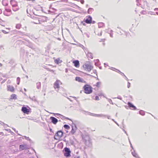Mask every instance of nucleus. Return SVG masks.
<instances>
[{"instance_id":"obj_33","label":"nucleus","mask_w":158,"mask_h":158,"mask_svg":"<svg viewBox=\"0 0 158 158\" xmlns=\"http://www.w3.org/2000/svg\"><path fill=\"white\" fill-rule=\"evenodd\" d=\"M20 81V78L19 77H18L17 78V84L19 85Z\"/></svg>"},{"instance_id":"obj_56","label":"nucleus","mask_w":158,"mask_h":158,"mask_svg":"<svg viewBox=\"0 0 158 158\" xmlns=\"http://www.w3.org/2000/svg\"><path fill=\"white\" fill-rule=\"evenodd\" d=\"M124 77H125V79H126L127 81H128V79L127 78V77L126 76H124Z\"/></svg>"},{"instance_id":"obj_63","label":"nucleus","mask_w":158,"mask_h":158,"mask_svg":"<svg viewBox=\"0 0 158 158\" xmlns=\"http://www.w3.org/2000/svg\"><path fill=\"white\" fill-rule=\"evenodd\" d=\"M2 123H3V122H2L1 121H0V124L1 125H2V124H3Z\"/></svg>"},{"instance_id":"obj_2","label":"nucleus","mask_w":158,"mask_h":158,"mask_svg":"<svg viewBox=\"0 0 158 158\" xmlns=\"http://www.w3.org/2000/svg\"><path fill=\"white\" fill-rule=\"evenodd\" d=\"M85 70H86L88 72H90L93 68V66L91 65L89 63H85L83 66Z\"/></svg>"},{"instance_id":"obj_14","label":"nucleus","mask_w":158,"mask_h":158,"mask_svg":"<svg viewBox=\"0 0 158 158\" xmlns=\"http://www.w3.org/2000/svg\"><path fill=\"white\" fill-rule=\"evenodd\" d=\"M59 87L60 86L59 84V81L57 80L54 84V88L55 89L56 88H59Z\"/></svg>"},{"instance_id":"obj_11","label":"nucleus","mask_w":158,"mask_h":158,"mask_svg":"<svg viewBox=\"0 0 158 158\" xmlns=\"http://www.w3.org/2000/svg\"><path fill=\"white\" fill-rule=\"evenodd\" d=\"M89 115H91L92 116H97L98 117H102L103 116H106L105 115H104L103 114H93L92 113H91L90 112H89Z\"/></svg>"},{"instance_id":"obj_3","label":"nucleus","mask_w":158,"mask_h":158,"mask_svg":"<svg viewBox=\"0 0 158 158\" xmlns=\"http://www.w3.org/2000/svg\"><path fill=\"white\" fill-rule=\"evenodd\" d=\"M47 20V17L45 16H42L39 18L38 23H35L36 24H42L43 23L46 22Z\"/></svg>"},{"instance_id":"obj_38","label":"nucleus","mask_w":158,"mask_h":158,"mask_svg":"<svg viewBox=\"0 0 158 158\" xmlns=\"http://www.w3.org/2000/svg\"><path fill=\"white\" fill-rule=\"evenodd\" d=\"M105 40H106V39H100V40H99V42H104Z\"/></svg>"},{"instance_id":"obj_19","label":"nucleus","mask_w":158,"mask_h":158,"mask_svg":"<svg viewBox=\"0 0 158 158\" xmlns=\"http://www.w3.org/2000/svg\"><path fill=\"white\" fill-rule=\"evenodd\" d=\"M12 9L14 11H16L19 9V7L18 5L17 6V7L16 6H12Z\"/></svg>"},{"instance_id":"obj_39","label":"nucleus","mask_w":158,"mask_h":158,"mask_svg":"<svg viewBox=\"0 0 158 158\" xmlns=\"http://www.w3.org/2000/svg\"><path fill=\"white\" fill-rule=\"evenodd\" d=\"M86 23L85 22V21L84 20L83 21H82L81 22V23L83 25H84L85 26V23Z\"/></svg>"},{"instance_id":"obj_20","label":"nucleus","mask_w":158,"mask_h":158,"mask_svg":"<svg viewBox=\"0 0 158 158\" xmlns=\"http://www.w3.org/2000/svg\"><path fill=\"white\" fill-rule=\"evenodd\" d=\"M54 62L57 64H59V63L62 62V61L60 60L59 58H57L54 60Z\"/></svg>"},{"instance_id":"obj_28","label":"nucleus","mask_w":158,"mask_h":158,"mask_svg":"<svg viewBox=\"0 0 158 158\" xmlns=\"http://www.w3.org/2000/svg\"><path fill=\"white\" fill-rule=\"evenodd\" d=\"M64 127L67 130H69L70 128V127L67 124H65L64 125Z\"/></svg>"},{"instance_id":"obj_60","label":"nucleus","mask_w":158,"mask_h":158,"mask_svg":"<svg viewBox=\"0 0 158 158\" xmlns=\"http://www.w3.org/2000/svg\"><path fill=\"white\" fill-rule=\"evenodd\" d=\"M98 35H100V36L102 35V31H101V32H100V35H99L98 34Z\"/></svg>"},{"instance_id":"obj_51","label":"nucleus","mask_w":158,"mask_h":158,"mask_svg":"<svg viewBox=\"0 0 158 158\" xmlns=\"http://www.w3.org/2000/svg\"><path fill=\"white\" fill-rule=\"evenodd\" d=\"M56 114L57 116H59L60 117V115L61 114Z\"/></svg>"},{"instance_id":"obj_27","label":"nucleus","mask_w":158,"mask_h":158,"mask_svg":"<svg viewBox=\"0 0 158 158\" xmlns=\"http://www.w3.org/2000/svg\"><path fill=\"white\" fill-rule=\"evenodd\" d=\"M104 24L103 23L101 22V23H98V26L99 28H101L104 26Z\"/></svg>"},{"instance_id":"obj_64","label":"nucleus","mask_w":158,"mask_h":158,"mask_svg":"<svg viewBox=\"0 0 158 158\" xmlns=\"http://www.w3.org/2000/svg\"><path fill=\"white\" fill-rule=\"evenodd\" d=\"M2 21V20L0 18V22L1 23Z\"/></svg>"},{"instance_id":"obj_61","label":"nucleus","mask_w":158,"mask_h":158,"mask_svg":"<svg viewBox=\"0 0 158 158\" xmlns=\"http://www.w3.org/2000/svg\"><path fill=\"white\" fill-rule=\"evenodd\" d=\"M123 131H124L125 133L127 135V133L126 131H125L124 129H123Z\"/></svg>"},{"instance_id":"obj_53","label":"nucleus","mask_w":158,"mask_h":158,"mask_svg":"<svg viewBox=\"0 0 158 158\" xmlns=\"http://www.w3.org/2000/svg\"><path fill=\"white\" fill-rule=\"evenodd\" d=\"M64 118L66 119H67V120H71L70 118H68V117H65V118Z\"/></svg>"},{"instance_id":"obj_47","label":"nucleus","mask_w":158,"mask_h":158,"mask_svg":"<svg viewBox=\"0 0 158 158\" xmlns=\"http://www.w3.org/2000/svg\"><path fill=\"white\" fill-rule=\"evenodd\" d=\"M80 47H81L83 49L84 48V47L82 45H80Z\"/></svg>"},{"instance_id":"obj_49","label":"nucleus","mask_w":158,"mask_h":158,"mask_svg":"<svg viewBox=\"0 0 158 158\" xmlns=\"http://www.w3.org/2000/svg\"><path fill=\"white\" fill-rule=\"evenodd\" d=\"M80 2L82 4H84V0H80Z\"/></svg>"},{"instance_id":"obj_6","label":"nucleus","mask_w":158,"mask_h":158,"mask_svg":"<svg viewBox=\"0 0 158 158\" xmlns=\"http://www.w3.org/2000/svg\"><path fill=\"white\" fill-rule=\"evenodd\" d=\"M21 110L24 113L27 114H28L29 112V110L27 107L24 106L22 107Z\"/></svg>"},{"instance_id":"obj_22","label":"nucleus","mask_w":158,"mask_h":158,"mask_svg":"<svg viewBox=\"0 0 158 158\" xmlns=\"http://www.w3.org/2000/svg\"><path fill=\"white\" fill-rule=\"evenodd\" d=\"M2 4L4 6H7L8 5L7 1L6 0H3L2 2Z\"/></svg>"},{"instance_id":"obj_32","label":"nucleus","mask_w":158,"mask_h":158,"mask_svg":"<svg viewBox=\"0 0 158 158\" xmlns=\"http://www.w3.org/2000/svg\"><path fill=\"white\" fill-rule=\"evenodd\" d=\"M21 25L20 24H17L16 26V28L18 29H19L21 27Z\"/></svg>"},{"instance_id":"obj_9","label":"nucleus","mask_w":158,"mask_h":158,"mask_svg":"<svg viewBox=\"0 0 158 158\" xmlns=\"http://www.w3.org/2000/svg\"><path fill=\"white\" fill-rule=\"evenodd\" d=\"M72 130L70 132L69 134H71L72 135H73L75 133V132L76 130L77 129V127H76V125L75 124H74V127H73V126H72Z\"/></svg>"},{"instance_id":"obj_57","label":"nucleus","mask_w":158,"mask_h":158,"mask_svg":"<svg viewBox=\"0 0 158 158\" xmlns=\"http://www.w3.org/2000/svg\"><path fill=\"white\" fill-rule=\"evenodd\" d=\"M116 72H118V73H119V72H120V71L118 69H116Z\"/></svg>"},{"instance_id":"obj_1","label":"nucleus","mask_w":158,"mask_h":158,"mask_svg":"<svg viewBox=\"0 0 158 158\" xmlns=\"http://www.w3.org/2000/svg\"><path fill=\"white\" fill-rule=\"evenodd\" d=\"M83 88L84 92L86 94H90L92 92V88L90 85H85L83 87Z\"/></svg>"},{"instance_id":"obj_7","label":"nucleus","mask_w":158,"mask_h":158,"mask_svg":"<svg viewBox=\"0 0 158 158\" xmlns=\"http://www.w3.org/2000/svg\"><path fill=\"white\" fill-rule=\"evenodd\" d=\"M92 18L91 16H89L88 18L86 19H84V21H85V22L88 24L92 22Z\"/></svg>"},{"instance_id":"obj_50","label":"nucleus","mask_w":158,"mask_h":158,"mask_svg":"<svg viewBox=\"0 0 158 158\" xmlns=\"http://www.w3.org/2000/svg\"><path fill=\"white\" fill-rule=\"evenodd\" d=\"M129 142H130V144L131 146V147L132 148V149H133V146L132 145V144H131V143L130 142V141L129 139Z\"/></svg>"},{"instance_id":"obj_24","label":"nucleus","mask_w":158,"mask_h":158,"mask_svg":"<svg viewBox=\"0 0 158 158\" xmlns=\"http://www.w3.org/2000/svg\"><path fill=\"white\" fill-rule=\"evenodd\" d=\"M17 98L16 95L14 94H12L11 96V99H15Z\"/></svg>"},{"instance_id":"obj_59","label":"nucleus","mask_w":158,"mask_h":158,"mask_svg":"<svg viewBox=\"0 0 158 158\" xmlns=\"http://www.w3.org/2000/svg\"><path fill=\"white\" fill-rule=\"evenodd\" d=\"M85 74L87 75H88V76H92L90 74H87V73H85Z\"/></svg>"},{"instance_id":"obj_42","label":"nucleus","mask_w":158,"mask_h":158,"mask_svg":"<svg viewBox=\"0 0 158 158\" xmlns=\"http://www.w3.org/2000/svg\"><path fill=\"white\" fill-rule=\"evenodd\" d=\"M111 69L114 71H116V69H117L113 67H111Z\"/></svg>"},{"instance_id":"obj_48","label":"nucleus","mask_w":158,"mask_h":158,"mask_svg":"<svg viewBox=\"0 0 158 158\" xmlns=\"http://www.w3.org/2000/svg\"><path fill=\"white\" fill-rule=\"evenodd\" d=\"M2 32L4 33H5V34H6V33H8V32H6L4 30H2Z\"/></svg>"},{"instance_id":"obj_26","label":"nucleus","mask_w":158,"mask_h":158,"mask_svg":"<svg viewBox=\"0 0 158 158\" xmlns=\"http://www.w3.org/2000/svg\"><path fill=\"white\" fill-rule=\"evenodd\" d=\"M131 154L134 157L136 158H137L138 157V154L136 153L135 152H132Z\"/></svg>"},{"instance_id":"obj_37","label":"nucleus","mask_w":158,"mask_h":158,"mask_svg":"<svg viewBox=\"0 0 158 158\" xmlns=\"http://www.w3.org/2000/svg\"><path fill=\"white\" fill-rule=\"evenodd\" d=\"M24 137L26 139H27V140H30V139L29 138V137H27L26 136H24Z\"/></svg>"},{"instance_id":"obj_29","label":"nucleus","mask_w":158,"mask_h":158,"mask_svg":"<svg viewBox=\"0 0 158 158\" xmlns=\"http://www.w3.org/2000/svg\"><path fill=\"white\" fill-rule=\"evenodd\" d=\"M139 113L142 115H145V112L144 111L141 110L139 111Z\"/></svg>"},{"instance_id":"obj_55","label":"nucleus","mask_w":158,"mask_h":158,"mask_svg":"<svg viewBox=\"0 0 158 158\" xmlns=\"http://www.w3.org/2000/svg\"><path fill=\"white\" fill-rule=\"evenodd\" d=\"M118 98L120 99V100H122V98L120 96H119L117 98Z\"/></svg>"},{"instance_id":"obj_62","label":"nucleus","mask_w":158,"mask_h":158,"mask_svg":"<svg viewBox=\"0 0 158 158\" xmlns=\"http://www.w3.org/2000/svg\"><path fill=\"white\" fill-rule=\"evenodd\" d=\"M3 49V47L2 46H1L0 47V49Z\"/></svg>"},{"instance_id":"obj_23","label":"nucleus","mask_w":158,"mask_h":158,"mask_svg":"<svg viewBox=\"0 0 158 158\" xmlns=\"http://www.w3.org/2000/svg\"><path fill=\"white\" fill-rule=\"evenodd\" d=\"M94 11V10L92 8H89L88 9V13L89 14H91L92 13V12Z\"/></svg>"},{"instance_id":"obj_44","label":"nucleus","mask_w":158,"mask_h":158,"mask_svg":"<svg viewBox=\"0 0 158 158\" xmlns=\"http://www.w3.org/2000/svg\"><path fill=\"white\" fill-rule=\"evenodd\" d=\"M108 101H109V102H110V103L113 104L112 102L111 99H109Z\"/></svg>"},{"instance_id":"obj_8","label":"nucleus","mask_w":158,"mask_h":158,"mask_svg":"<svg viewBox=\"0 0 158 158\" xmlns=\"http://www.w3.org/2000/svg\"><path fill=\"white\" fill-rule=\"evenodd\" d=\"M127 104L128 106L131 108V109L134 110H136V107L131 102H128Z\"/></svg>"},{"instance_id":"obj_21","label":"nucleus","mask_w":158,"mask_h":158,"mask_svg":"<svg viewBox=\"0 0 158 158\" xmlns=\"http://www.w3.org/2000/svg\"><path fill=\"white\" fill-rule=\"evenodd\" d=\"M94 61L95 64L96 66H98L100 64V63L98 59H96Z\"/></svg>"},{"instance_id":"obj_10","label":"nucleus","mask_w":158,"mask_h":158,"mask_svg":"<svg viewBox=\"0 0 158 158\" xmlns=\"http://www.w3.org/2000/svg\"><path fill=\"white\" fill-rule=\"evenodd\" d=\"M50 119L51 120L52 122L54 124H56L58 121L57 119L53 117H51Z\"/></svg>"},{"instance_id":"obj_5","label":"nucleus","mask_w":158,"mask_h":158,"mask_svg":"<svg viewBox=\"0 0 158 158\" xmlns=\"http://www.w3.org/2000/svg\"><path fill=\"white\" fill-rule=\"evenodd\" d=\"M64 132L61 130H59L57 131V132L55 134L54 138L55 139H56L55 137L56 136L59 138L61 137L63 135Z\"/></svg>"},{"instance_id":"obj_58","label":"nucleus","mask_w":158,"mask_h":158,"mask_svg":"<svg viewBox=\"0 0 158 158\" xmlns=\"http://www.w3.org/2000/svg\"><path fill=\"white\" fill-rule=\"evenodd\" d=\"M121 75H122V76H125L124 75V74L123 73H121Z\"/></svg>"},{"instance_id":"obj_45","label":"nucleus","mask_w":158,"mask_h":158,"mask_svg":"<svg viewBox=\"0 0 158 158\" xmlns=\"http://www.w3.org/2000/svg\"><path fill=\"white\" fill-rule=\"evenodd\" d=\"M141 0H136V2L138 3L139 4L140 3V2Z\"/></svg>"},{"instance_id":"obj_34","label":"nucleus","mask_w":158,"mask_h":158,"mask_svg":"<svg viewBox=\"0 0 158 158\" xmlns=\"http://www.w3.org/2000/svg\"><path fill=\"white\" fill-rule=\"evenodd\" d=\"M5 10L7 12L11 13V10L10 9L6 8Z\"/></svg>"},{"instance_id":"obj_54","label":"nucleus","mask_w":158,"mask_h":158,"mask_svg":"<svg viewBox=\"0 0 158 158\" xmlns=\"http://www.w3.org/2000/svg\"><path fill=\"white\" fill-rule=\"evenodd\" d=\"M110 36L111 37H113V34L112 33H110Z\"/></svg>"},{"instance_id":"obj_16","label":"nucleus","mask_w":158,"mask_h":158,"mask_svg":"<svg viewBox=\"0 0 158 158\" xmlns=\"http://www.w3.org/2000/svg\"><path fill=\"white\" fill-rule=\"evenodd\" d=\"M7 89L8 90H9L12 92H13L14 91V87L11 86H7Z\"/></svg>"},{"instance_id":"obj_46","label":"nucleus","mask_w":158,"mask_h":158,"mask_svg":"<svg viewBox=\"0 0 158 158\" xmlns=\"http://www.w3.org/2000/svg\"><path fill=\"white\" fill-rule=\"evenodd\" d=\"M48 70L49 71H50L51 72H54V70H52V69H48Z\"/></svg>"},{"instance_id":"obj_43","label":"nucleus","mask_w":158,"mask_h":158,"mask_svg":"<svg viewBox=\"0 0 158 158\" xmlns=\"http://www.w3.org/2000/svg\"><path fill=\"white\" fill-rule=\"evenodd\" d=\"M60 118H61L62 119V118H65V117L62 115H60Z\"/></svg>"},{"instance_id":"obj_35","label":"nucleus","mask_w":158,"mask_h":158,"mask_svg":"<svg viewBox=\"0 0 158 158\" xmlns=\"http://www.w3.org/2000/svg\"><path fill=\"white\" fill-rule=\"evenodd\" d=\"M96 84V86L97 87H98L100 86V82H98Z\"/></svg>"},{"instance_id":"obj_25","label":"nucleus","mask_w":158,"mask_h":158,"mask_svg":"<svg viewBox=\"0 0 158 158\" xmlns=\"http://www.w3.org/2000/svg\"><path fill=\"white\" fill-rule=\"evenodd\" d=\"M36 88L37 89H39L41 87V83L40 82L36 83Z\"/></svg>"},{"instance_id":"obj_13","label":"nucleus","mask_w":158,"mask_h":158,"mask_svg":"<svg viewBox=\"0 0 158 158\" xmlns=\"http://www.w3.org/2000/svg\"><path fill=\"white\" fill-rule=\"evenodd\" d=\"M27 145H19V150L20 151L23 150L27 148Z\"/></svg>"},{"instance_id":"obj_12","label":"nucleus","mask_w":158,"mask_h":158,"mask_svg":"<svg viewBox=\"0 0 158 158\" xmlns=\"http://www.w3.org/2000/svg\"><path fill=\"white\" fill-rule=\"evenodd\" d=\"M10 3L12 6H16L17 7V6L18 5L17 4V2H16L14 0H11L10 1Z\"/></svg>"},{"instance_id":"obj_17","label":"nucleus","mask_w":158,"mask_h":158,"mask_svg":"<svg viewBox=\"0 0 158 158\" xmlns=\"http://www.w3.org/2000/svg\"><path fill=\"white\" fill-rule=\"evenodd\" d=\"M75 80L79 82H83L84 81L81 78L79 77H76L75 78Z\"/></svg>"},{"instance_id":"obj_52","label":"nucleus","mask_w":158,"mask_h":158,"mask_svg":"<svg viewBox=\"0 0 158 158\" xmlns=\"http://www.w3.org/2000/svg\"><path fill=\"white\" fill-rule=\"evenodd\" d=\"M93 73H95V74L96 73H97V71H96V70H93Z\"/></svg>"},{"instance_id":"obj_15","label":"nucleus","mask_w":158,"mask_h":158,"mask_svg":"<svg viewBox=\"0 0 158 158\" xmlns=\"http://www.w3.org/2000/svg\"><path fill=\"white\" fill-rule=\"evenodd\" d=\"M73 63L74 64V66L76 67H78L79 66V63L78 60H74Z\"/></svg>"},{"instance_id":"obj_18","label":"nucleus","mask_w":158,"mask_h":158,"mask_svg":"<svg viewBox=\"0 0 158 158\" xmlns=\"http://www.w3.org/2000/svg\"><path fill=\"white\" fill-rule=\"evenodd\" d=\"M87 53H86L87 57L88 58H90L91 59H93V57L92 56V54L91 53L89 52L88 51L87 52Z\"/></svg>"},{"instance_id":"obj_41","label":"nucleus","mask_w":158,"mask_h":158,"mask_svg":"<svg viewBox=\"0 0 158 158\" xmlns=\"http://www.w3.org/2000/svg\"><path fill=\"white\" fill-rule=\"evenodd\" d=\"M95 99L97 100H99V97L98 96H96L95 97Z\"/></svg>"},{"instance_id":"obj_30","label":"nucleus","mask_w":158,"mask_h":158,"mask_svg":"<svg viewBox=\"0 0 158 158\" xmlns=\"http://www.w3.org/2000/svg\"><path fill=\"white\" fill-rule=\"evenodd\" d=\"M45 52L44 54H43V55L46 56H49V52H48V50H45Z\"/></svg>"},{"instance_id":"obj_36","label":"nucleus","mask_w":158,"mask_h":158,"mask_svg":"<svg viewBox=\"0 0 158 158\" xmlns=\"http://www.w3.org/2000/svg\"><path fill=\"white\" fill-rule=\"evenodd\" d=\"M2 123L3 124H2V125H3L4 127L5 128H6L7 126H8L7 125L4 123Z\"/></svg>"},{"instance_id":"obj_40","label":"nucleus","mask_w":158,"mask_h":158,"mask_svg":"<svg viewBox=\"0 0 158 158\" xmlns=\"http://www.w3.org/2000/svg\"><path fill=\"white\" fill-rule=\"evenodd\" d=\"M130 83L129 82H127V87L128 88H129L130 87Z\"/></svg>"},{"instance_id":"obj_4","label":"nucleus","mask_w":158,"mask_h":158,"mask_svg":"<svg viewBox=\"0 0 158 158\" xmlns=\"http://www.w3.org/2000/svg\"><path fill=\"white\" fill-rule=\"evenodd\" d=\"M63 151L64 152V155L65 156L69 157L70 156L71 151L69 148L65 147L64 148Z\"/></svg>"},{"instance_id":"obj_31","label":"nucleus","mask_w":158,"mask_h":158,"mask_svg":"<svg viewBox=\"0 0 158 158\" xmlns=\"http://www.w3.org/2000/svg\"><path fill=\"white\" fill-rule=\"evenodd\" d=\"M51 44H52L51 43H50L48 44V45L47 46V48L48 49H49L51 48Z\"/></svg>"}]
</instances>
